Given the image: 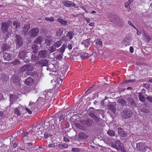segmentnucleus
Segmentation results:
<instances>
[{
	"mask_svg": "<svg viewBox=\"0 0 152 152\" xmlns=\"http://www.w3.org/2000/svg\"><path fill=\"white\" fill-rule=\"evenodd\" d=\"M63 56V55L62 54H59L57 56L56 58L59 60H61Z\"/></svg>",
	"mask_w": 152,
	"mask_h": 152,
	"instance_id": "obj_47",
	"label": "nucleus"
},
{
	"mask_svg": "<svg viewBox=\"0 0 152 152\" xmlns=\"http://www.w3.org/2000/svg\"><path fill=\"white\" fill-rule=\"evenodd\" d=\"M8 77L7 75H3L1 76V79L3 81H6L8 79Z\"/></svg>",
	"mask_w": 152,
	"mask_h": 152,
	"instance_id": "obj_41",
	"label": "nucleus"
},
{
	"mask_svg": "<svg viewBox=\"0 0 152 152\" xmlns=\"http://www.w3.org/2000/svg\"><path fill=\"white\" fill-rule=\"evenodd\" d=\"M107 133L111 137L114 136L115 134V132L114 131L110 129L107 132Z\"/></svg>",
	"mask_w": 152,
	"mask_h": 152,
	"instance_id": "obj_29",
	"label": "nucleus"
},
{
	"mask_svg": "<svg viewBox=\"0 0 152 152\" xmlns=\"http://www.w3.org/2000/svg\"><path fill=\"white\" fill-rule=\"evenodd\" d=\"M88 115L91 117V118H93V119L95 117V116H96L93 113L91 112H89L88 113Z\"/></svg>",
	"mask_w": 152,
	"mask_h": 152,
	"instance_id": "obj_52",
	"label": "nucleus"
},
{
	"mask_svg": "<svg viewBox=\"0 0 152 152\" xmlns=\"http://www.w3.org/2000/svg\"><path fill=\"white\" fill-rule=\"evenodd\" d=\"M15 41L16 44L17 48H19L22 46L23 43L22 37L19 35H15Z\"/></svg>",
	"mask_w": 152,
	"mask_h": 152,
	"instance_id": "obj_6",
	"label": "nucleus"
},
{
	"mask_svg": "<svg viewBox=\"0 0 152 152\" xmlns=\"http://www.w3.org/2000/svg\"><path fill=\"white\" fill-rule=\"evenodd\" d=\"M45 43L48 46H50L53 42L52 38L48 36H46L45 37Z\"/></svg>",
	"mask_w": 152,
	"mask_h": 152,
	"instance_id": "obj_16",
	"label": "nucleus"
},
{
	"mask_svg": "<svg viewBox=\"0 0 152 152\" xmlns=\"http://www.w3.org/2000/svg\"><path fill=\"white\" fill-rule=\"evenodd\" d=\"M138 94V98L139 100L142 102H144L145 101V96L142 94V92H139Z\"/></svg>",
	"mask_w": 152,
	"mask_h": 152,
	"instance_id": "obj_20",
	"label": "nucleus"
},
{
	"mask_svg": "<svg viewBox=\"0 0 152 152\" xmlns=\"http://www.w3.org/2000/svg\"><path fill=\"white\" fill-rule=\"evenodd\" d=\"M118 132L121 137H124L126 136V134L125 132L121 128H118Z\"/></svg>",
	"mask_w": 152,
	"mask_h": 152,
	"instance_id": "obj_18",
	"label": "nucleus"
},
{
	"mask_svg": "<svg viewBox=\"0 0 152 152\" xmlns=\"http://www.w3.org/2000/svg\"><path fill=\"white\" fill-rule=\"evenodd\" d=\"M141 110V111H142L144 113H148L149 112V110L146 108V107L144 108H142L141 107H140Z\"/></svg>",
	"mask_w": 152,
	"mask_h": 152,
	"instance_id": "obj_48",
	"label": "nucleus"
},
{
	"mask_svg": "<svg viewBox=\"0 0 152 152\" xmlns=\"http://www.w3.org/2000/svg\"><path fill=\"white\" fill-rule=\"evenodd\" d=\"M15 113L17 114L18 116H20V113L17 108H16L15 109Z\"/></svg>",
	"mask_w": 152,
	"mask_h": 152,
	"instance_id": "obj_54",
	"label": "nucleus"
},
{
	"mask_svg": "<svg viewBox=\"0 0 152 152\" xmlns=\"http://www.w3.org/2000/svg\"><path fill=\"white\" fill-rule=\"evenodd\" d=\"M146 99L150 102L152 103V97L148 96L146 97Z\"/></svg>",
	"mask_w": 152,
	"mask_h": 152,
	"instance_id": "obj_51",
	"label": "nucleus"
},
{
	"mask_svg": "<svg viewBox=\"0 0 152 152\" xmlns=\"http://www.w3.org/2000/svg\"><path fill=\"white\" fill-rule=\"evenodd\" d=\"M12 81L16 85L18 86L20 85V78L17 76L14 75L13 76L12 78Z\"/></svg>",
	"mask_w": 152,
	"mask_h": 152,
	"instance_id": "obj_12",
	"label": "nucleus"
},
{
	"mask_svg": "<svg viewBox=\"0 0 152 152\" xmlns=\"http://www.w3.org/2000/svg\"><path fill=\"white\" fill-rule=\"evenodd\" d=\"M39 31V29L37 28L33 29L30 30L29 35L33 37H36L38 35Z\"/></svg>",
	"mask_w": 152,
	"mask_h": 152,
	"instance_id": "obj_11",
	"label": "nucleus"
},
{
	"mask_svg": "<svg viewBox=\"0 0 152 152\" xmlns=\"http://www.w3.org/2000/svg\"><path fill=\"white\" fill-rule=\"evenodd\" d=\"M27 52L25 50H23L20 52L19 57L23 60L24 62H27L29 61V59L27 55Z\"/></svg>",
	"mask_w": 152,
	"mask_h": 152,
	"instance_id": "obj_3",
	"label": "nucleus"
},
{
	"mask_svg": "<svg viewBox=\"0 0 152 152\" xmlns=\"http://www.w3.org/2000/svg\"><path fill=\"white\" fill-rule=\"evenodd\" d=\"M62 44V42L61 40H59L58 41L55 42L53 44V45L56 48H59Z\"/></svg>",
	"mask_w": 152,
	"mask_h": 152,
	"instance_id": "obj_22",
	"label": "nucleus"
},
{
	"mask_svg": "<svg viewBox=\"0 0 152 152\" xmlns=\"http://www.w3.org/2000/svg\"><path fill=\"white\" fill-rule=\"evenodd\" d=\"M38 63L42 66H46L48 63V61L47 60L42 59L38 62Z\"/></svg>",
	"mask_w": 152,
	"mask_h": 152,
	"instance_id": "obj_23",
	"label": "nucleus"
},
{
	"mask_svg": "<svg viewBox=\"0 0 152 152\" xmlns=\"http://www.w3.org/2000/svg\"><path fill=\"white\" fill-rule=\"evenodd\" d=\"M128 101L132 105H135V103L134 99L132 98H129L128 99Z\"/></svg>",
	"mask_w": 152,
	"mask_h": 152,
	"instance_id": "obj_38",
	"label": "nucleus"
},
{
	"mask_svg": "<svg viewBox=\"0 0 152 152\" xmlns=\"http://www.w3.org/2000/svg\"><path fill=\"white\" fill-rule=\"evenodd\" d=\"M57 21L62 25H66L67 24V22L66 21L62 19L61 18H58Z\"/></svg>",
	"mask_w": 152,
	"mask_h": 152,
	"instance_id": "obj_25",
	"label": "nucleus"
},
{
	"mask_svg": "<svg viewBox=\"0 0 152 152\" xmlns=\"http://www.w3.org/2000/svg\"><path fill=\"white\" fill-rule=\"evenodd\" d=\"M63 29L59 28L57 30L56 32V35L57 36H61L63 32Z\"/></svg>",
	"mask_w": 152,
	"mask_h": 152,
	"instance_id": "obj_31",
	"label": "nucleus"
},
{
	"mask_svg": "<svg viewBox=\"0 0 152 152\" xmlns=\"http://www.w3.org/2000/svg\"><path fill=\"white\" fill-rule=\"evenodd\" d=\"M114 147L118 150H121L123 148V146L119 140H116Z\"/></svg>",
	"mask_w": 152,
	"mask_h": 152,
	"instance_id": "obj_15",
	"label": "nucleus"
},
{
	"mask_svg": "<svg viewBox=\"0 0 152 152\" xmlns=\"http://www.w3.org/2000/svg\"><path fill=\"white\" fill-rule=\"evenodd\" d=\"M82 44L84 45L85 48H88V45H90V43L88 42V39L86 40L83 41Z\"/></svg>",
	"mask_w": 152,
	"mask_h": 152,
	"instance_id": "obj_35",
	"label": "nucleus"
},
{
	"mask_svg": "<svg viewBox=\"0 0 152 152\" xmlns=\"http://www.w3.org/2000/svg\"><path fill=\"white\" fill-rule=\"evenodd\" d=\"M26 111L29 114H31L32 113V111L33 110H32L31 108L30 107H28V108H26Z\"/></svg>",
	"mask_w": 152,
	"mask_h": 152,
	"instance_id": "obj_46",
	"label": "nucleus"
},
{
	"mask_svg": "<svg viewBox=\"0 0 152 152\" xmlns=\"http://www.w3.org/2000/svg\"><path fill=\"white\" fill-rule=\"evenodd\" d=\"M3 58L5 60L9 61L12 59L13 56L12 54L5 53L3 55Z\"/></svg>",
	"mask_w": 152,
	"mask_h": 152,
	"instance_id": "obj_13",
	"label": "nucleus"
},
{
	"mask_svg": "<svg viewBox=\"0 0 152 152\" xmlns=\"http://www.w3.org/2000/svg\"><path fill=\"white\" fill-rule=\"evenodd\" d=\"M150 86V85L145 84L144 85L143 87H144L145 88L148 89L149 88Z\"/></svg>",
	"mask_w": 152,
	"mask_h": 152,
	"instance_id": "obj_60",
	"label": "nucleus"
},
{
	"mask_svg": "<svg viewBox=\"0 0 152 152\" xmlns=\"http://www.w3.org/2000/svg\"><path fill=\"white\" fill-rule=\"evenodd\" d=\"M144 36L145 38L146 39L147 41L148 42H149L151 39L150 36L146 33H144Z\"/></svg>",
	"mask_w": 152,
	"mask_h": 152,
	"instance_id": "obj_43",
	"label": "nucleus"
},
{
	"mask_svg": "<svg viewBox=\"0 0 152 152\" xmlns=\"http://www.w3.org/2000/svg\"><path fill=\"white\" fill-rule=\"evenodd\" d=\"M135 80L134 79L126 80L124 82V83H129L134 82H135Z\"/></svg>",
	"mask_w": 152,
	"mask_h": 152,
	"instance_id": "obj_50",
	"label": "nucleus"
},
{
	"mask_svg": "<svg viewBox=\"0 0 152 152\" xmlns=\"http://www.w3.org/2000/svg\"><path fill=\"white\" fill-rule=\"evenodd\" d=\"M48 146L49 148H53L55 147L54 144H50L48 145Z\"/></svg>",
	"mask_w": 152,
	"mask_h": 152,
	"instance_id": "obj_64",
	"label": "nucleus"
},
{
	"mask_svg": "<svg viewBox=\"0 0 152 152\" xmlns=\"http://www.w3.org/2000/svg\"><path fill=\"white\" fill-rule=\"evenodd\" d=\"M31 59L32 61H38L39 58L35 55H33L31 57Z\"/></svg>",
	"mask_w": 152,
	"mask_h": 152,
	"instance_id": "obj_42",
	"label": "nucleus"
},
{
	"mask_svg": "<svg viewBox=\"0 0 152 152\" xmlns=\"http://www.w3.org/2000/svg\"><path fill=\"white\" fill-rule=\"evenodd\" d=\"M36 129H36H37V134L38 135H40V137H42L41 136V134H42V132L41 130H40V128L39 127V125H37V126Z\"/></svg>",
	"mask_w": 152,
	"mask_h": 152,
	"instance_id": "obj_32",
	"label": "nucleus"
},
{
	"mask_svg": "<svg viewBox=\"0 0 152 152\" xmlns=\"http://www.w3.org/2000/svg\"><path fill=\"white\" fill-rule=\"evenodd\" d=\"M13 25L15 26L16 28H19L20 26V23L18 21H15L13 23Z\"/></svg>",
	"mask_w": 152,
	"mask_h": 152,
	"instance_id": "obj_37",
	"label": "nucleus"
},
{
	"mask_svg": "<svg viewBox=\"0 0 152 152\" xmlns=\"http://www.w3.org/2000/svg\"><path fill=\"white\" fill-rule=\"evenodd\" d=\"M45 20L47 21H50L51 22L54 21V18L53 17H46Z\"/></svg>",
	"mask_w": 152,
	"mask_h": 152,
	"instance_id": "obj_40",
	"label": "nucleus"
},
{
	"mask_svg": "<svg viewBox=\"0 0 152 152\" xmlns=\"http://www.w3.org/2000/svg\"><path fill=\"white\" fill-rule=\"evenodd\" d=\"M30 25L29 24H26L24 25L22 31L24 34H27L28 31L30 28Z\"/></svg>",
	"mask_w": 152,
	"mask_h": 152,
	"instance_id": "obj_17",
	"label": "nucleus"
},
{
	"mask_svg": "<svg viewBox=\"0 0 152 152\" xmlns=\"http://www.w3.org/2000/svg\"><path fill=\"white\" fill-rule=\"evenodd\" d=\"M129 50H130V52L131 53H132L133 52V51H134V48H133L132 47V46H131L130 47Z\"/></svg>",
	"mask_w": 152,
	"mask_h": 152,
	"instance_id": "obj_61",
	"label": "nucleus"
},
{
	"mask_svg": "<svg viewBox=\"0 0 152 152\" xmlns=\"http://www.w3.org/2000/svg\"><path fill=\"white\" fill-rule=\"evenodd\" d=\"M72 151L74 152H79L80 151V149L77 148H73L72 150Z\"/></svg>",
	"mask_w": 152,
	"mask_h": 152,
	"instance_id": "obj_53",
	"label": "nucleus"
},
{
	"mask_svg": "<svg viewBox=\"0 0 152 152\" xmlns=\"http://www.w3.org/2000/svg\"><path fill=\"white\" fill-rule=\"evenodd\" d=\"M55 123V121L54 119H52L49 120L48 119H46L44 124L45 128H46L47 131L49 132L53 131L55 129V126L54 124Z\"/></svg>",
	"mask_w": 152,
	"mask_h": 152,
	"instance_id": "obj_2",
	"label": "nucleus"
},
{
	"mask_svg": "<svg viewBox=\"0 0 152 152\" xmlns=\"http://www.w3.org/2000/svg\"><path fill=\"white\" fill-rule=\"evenodd\" d=\"M66 47L67 46L66 45L63 44L60 48L57 50V51L60 54L63 55Z\"/></svg>",
	"mask_w": 152,
	"mask_h": 152,
	"instance_id": "obj_19",
	"label": "nucleus"
},
{
	"mask_svg": "<svg viewBox=\"0 0 152 152\" xmlns=\"http://www.w3.org/2000/svg\"><path fill=\"white\" fill-rule=\"evenodd\" d=\"M43 40V38L39 36L37 37L34 40L35 43L40 44Z\"/></svg>",
	"mask_w": 152,
	"mask_h": 152,
	"instance_id": "obj_28",
	"label": "nucleus"
},
{
	"mask_svg": "<svg viewBox=\"0 0 152 152\" xmlns=\"http://www.w3.org/2000/svg\"><path fill=\"white\" fill-rule=\"evenodd\" d=\"M44 135L45 138H48L50 135V134L47 132H45L44 134Z\"/></svg>",
	"mask_w": 152,
	"mask_h": 152,
	"instance_id": "obj_55",
	"label": "nucleus"
},
{
	"mask_svg": "<svg viewBox=\"0 0 152 152\" xmlns=\"http://www.w3.org/2000/svg\"><path fill=\"white\" fill-rule=\"evenodd\" d=\"M67 48L69 50H71L72 49V45L71 44H69Z\"/></svg>",
	"mask_w": 152,
	"mask_h": 152,
	"instance_id": "obj_63",
	"label": "nucleus"
},
{
	"mask_svg": "<svg viewBox=\"0 0 152 152\" xmlns=\"http://www.w3.org/2000/svg\"><path fill=\"white\" fill-rule=\"evenodd\" d=\"M32 143L31 142L28 143L26 145V149L27 150H30L32 148Z\"/></svg>",
	"mask_w": 152,
	"mask_h": 152,
	"instance_id": "obj_36",
	"label": "nucleus"
},
{
	"mask_svg": "<svg viewBox=\"0 0 152 152\" xmlns=\"http://www.w3.org/2000/svg\"><path fill=\"white\" fill-rule=\"evenodd\" d=\"M21 62L18 59H15L12 62V64L13 66L18 65L20 64Z\"/></svg>",
	"mask_w": 152,
	"mask_h": 152,
	"instance_id": "obj_34",
	"label": "nucleus"
},
{
	"mask_svg": "<svg viewBox=\"0 0 152 152\" xmlns=\"http://www.w3.org/2000/svg\"><path fill=\"white\" fill-rule=\"evenodd\" d=\"M109 110H111L113 113H115L116 110L114 107V106L113 104H111L109 105Z\"/></svg>",
	"mask_w": 152,
	"mask_h": 152,
	"instance_id": "obj_30",
	"label": "nucleus"
},
{
	"mask_svg": "<svg viewBox=\"0 0 152 152\" xmlns=\"http://www.w3.org/2000/svg\"><path fill=\"white\" fill-rule=\"evenodd\" d=\"M66 36L69 37V39H71L74 36L73 32L71 31L68 32L66 34Z\"/></svg>",
	"mask_w": 152,
	"mask_h": 152,
	"instance_id": "obj_33",
	"label": "nucleus"
},
{
	"mask_svg": "<svg viewBox=\"0 0 152 152\" xmlns=\"http://www.w3.org/2000/svg\"><path fill=\"white\" fill-rule=\"evenodd\" d=\"M131 4L128 2H126L125 4V7L126 8H127Z\"/></svg>",
	"mask_w": 152,
	"mask_h": 152,
	"instance_id": "obj_56",
	"label": "nucleus"
},
{
	"mask_svg": "<svg viewBox=\"0 0 152 152\" xmlns=\"http://www.w3.org/2000/svg\"><path fill=\"white\" fill-rule=\"evenodd\" d=\"M56 48L54 47L53 45L52 46L49 47L48 49V50L49 51V53H51L53 52L56 51Z\"/></svg>",
	"mask_w": 152,
	"mask_h": 152,
	"instance_id": "obj_26",
	"label": "nucleus"
},
{
	"mask_svg": "<svg viewBox=\"0 0 152 152\" xmlns=\"http://www.w3.org/2000/svg\"><path fill=\"white\" fill-rule=\"evenodd\" d=\"M64 141L66 142H69L70 141L69 139L67 137H64Z\"/></svg>",
	"mask_w": 152,
	"mask_h": 152,
	"instance_id": "obj_58",
	"label": "nucleus"
},
{
	"mask_svg": "<svg viewBox=\"0 0 152 152\" xmlns=\"http://www.w3.org/2000/svg\"><path fill=\"white\" fill-rule=\"evenodd\" d=\"M1 48L3 51L8 50L10 49V45L7 43H5L2 46Z\"/></svg>",
	"mask_w": 152,
	"mask_h": 152,
	"instance_id": "obj_24",
	"label": "nucleus"
},
{
	"mask_svg": "<svg viewBox=\"0 0 152 152\" xmlns=\"http://www.w3.org/2000/svg\"><path fill=\"white\" fill-rule=\"evenodd\" d=\"M2 27L1 28V31L2 33L5 34L7 33L8 31V29L9 25L6 22H3L2 24Z\"/></svg>",
	"mask_w": 152,
	"mask_h": 152,
	"instance_id": "obj_10",
	"label": "nucleus"
},
{
	"mask_svg": "<svg viewBox=\"0 0 152 152\" xmlns=\"http://www.w3.org/2000/svg\"><path fill=\"white\" fill-rule=\"evenodd\" d=\"M10 105L12 104L13 103L17 101L18 98L17 95L11 94L10 95Z\"/></svg>",
	"mask_w": 152,
	"mask_h": 152,
	"instance_id": "obj_14",
	"label": "nucleus"
},
{
	"mask_svg": "<svg viewBox=\"0 0 152 152\" xmlns=\"http://www.w3.org/2000/svg\"><path fill=\"white\" fill-rule=\"evenodd\" d=\"M93 119L97 122H99V119L96 116Z\"/></svg>",
	"mask_w": 152,
	"mask_h": 152,
	"instance_id": "obj_57",
	"label": "nucleus"
},
{
	"mask_svg": "<svg viewBox=\"0 0 152 152\" xmlns=\"http://www.w3.org/2000/svg\"><path fill=\"white\" fill-rule=\"evenodd\" d=\"M81 123L83 125L87 127L91 126L94 123L92 120L88 119L86 120H82L80 121Z\"/></svg>",
	"mask_w": 152,
	"mask_h": 152,
	"instance_id": "obj_8",
	"label": "nucleus"
},
{
	"mask_svg": "<svg viewBox=\"0 0 152 152\" xmlns=\"http://www.w3.org/2000/svg\"><path fill=\"white\" fill-rule=\"evenodd\" d=\"M33 70L34 67L33 66L30 64H28L23 66L21 68H20L18 71L17 74L20 76L22 77L23 72L26 71V74L27 75H29L30 73V72L33 71Z\"/></svg>",
	"mask_w": 152,
	"mask_h": 152,
	"instance_id": "obj_1",
	"label": "nucleus"
},
{
	"mask_svg": "<svg viewBox=\"0 0 152 152\" xmlns=\"http://www.w3.org/2000/svg\"><path fill=\"white\" fill-rule=\"evenodd\" d=\"M128 24L130 26H132L133 28L135 29L136 30H137V28L135 27V26L129 20L128 21Z\"/></svg>",
	"mask_w": 152,
	"mask_h": 152,
	"instance_id": "obj_49",
	"label": "nucleus"
},
{
	"mask_svg": "<svg viewBox=\"0 0 152 152\" xmlns=\"http://www.w3.org/2000/svg\"><path fill=\"white\" fill-rule=\"evenodd\" d=\"M120 102L121 103V104H126V102L123 99H121L120 100Z\"/></svg>",
	"mask_w": 152,
	"mask_h": 152,
	"instance_id": "obj_62",
	"label": "nucleus"
},
{
	"mask_svg": "<svg viewBox=\"0 0 152 152\" xmlns=\"http://www.w3.org/2000/svg\"><path fill=\"white\" fill-rule=\"evenodd\" d=\"M96 44L97 45L99 46H102V42L99 39L96 40Z\"/></svg>",
	"mask_w": 152,
	"mask_h": 152,
	"instance_id": "obj_45",
	"label": "nucleus"
},
{
	"mask_svg": "<svg viewBox=\"0 0 152 152\" xmlns=\"http://www.w3.org/2000/svg\"><path fill=\"white\" fill-rule=\"evenodd\" d=\"M39 56L42 58H46L49 57V54L48 51L45 50H41L38 53Z\"/></svg>",
	"mask_w": 152,
	"mask_h": 152,
	"instance_id": "obj_9",
	"label": "nucleus"
},
{
	"mask_svg": "<svg viewBox=\"0 0 152 152\" xmlns=\"http://www.w3.org/2000/svg\"><path fill=\"white\" fill-rule=\"evenodd\" d=\"M85 20L87 22V23H89L90 22V18H88L87 17H85L84 18Z\"/></svg>",
	"mask_w": 152,
	"mask_h": 152,
	"instance_id": "obj_59",
	"label": "nucleus"
},
{
	"mask_svg": "<svg viewBox=\"0 0 152 152\" xmlns=\"http://www.w3.org/2000/svg\"><path fill=\"white\" fill-rule=\"evenodd\" d=\"M36 105L35 103L30 101L28 105V107H30L32 110H34Z\"/></svg>",
	"mask_w": 152,
	"mask_h": 152,
	"instance_id": "obj_27",
	"label": "nucleus"
},
{
	"mask_svg": "<svg viewBox=\"0 0 152 152\" xmlns=\"http://www.w3.org/2000/svg\"><path fill=\"white\" fill-rule=\"evenodd\" d=\"M33 80L32 79L31 77H29L25 81V83L27 86L31 85L33 83Z\"/></svg>",
	"mask_w": 152,
	"mask_h": 152,
	"instance_id": "obj_21",
	"label": "nucleus"
},
{
	"mask_svg": "<svg viewBox=\"0 0 152 152\" xmlns=\"http://www.w3.org/2000/svg\"><path fill=\"white\" fill-rule=\"evenodd\" d=\"M64 118L65 116L63 114H61L59 118V122H62L64 121ZM59 123H60V122H59Z\"/></svg>",
	"mask_w": 152,
	"mask_h": 152,
	"instance_id": "obj_44",
	"label": "nucleus"
},
{
	"mask_svg": "<svg viewBox=\"0 0 152 152\" xmlns=\"http://www.w3.org/2000/svg\"><path fill=\"white\" fill-rule=\"evenodd\" d=\"M137 150L141 152H145L148 148L145 146V145L142 143H139L136 146Z\"/></svg>",
	"mask_w": 152,
	"mask_h": 152,
	"instance_id": "obj_7",
	"label": "nucleus"
},
{
	"mask_svg": "<svg viewBox=\"0 0 152 152\" xmlns=\"http://www.w3.org/2000/svg\"><path fill=\"white\" fill-rule=\"evenodd\" d=\"M62 4L66 7H74L75 8L78 7V6L75 4L73 1L68 0H63L62 1Z\"/></svg>",
	"mask_w": 152,
	"mask_h": 152,
	"instance_id": "obj_5",
	"label": "nucleus"
},
{
	"mask_svg": "<svg viewBox=\"0 0 152 152\" xmlns=\"http://www.w3.org/2000/svg\"><path fill=\"white\" fill-rule=\"evenodd\" d=\"M132 115V111L130 109L124 110L121 113L122 117L125 119L130 118Z\"/></svg>",
	"mask_w": 152,
	"mask_h": 152,
	"instance_id": "obj_4",
	"label": "nucleus"
},
{
	"mask_svg": "<svg viewBox=\"0 0 152 152\" xmlns=\"http://www.w3.org/2000/svg\"><path fill=\"white\" fill-rule=\"evenodd\" d=\"M58 146L60 148H61V149H63V148H66L68 147V145L65 143L63 144L62 145L58 144Z\"/></svg>",
	"mask_w": 152,
	"mask_h": 152,
	"instance_id": "obj_39",
	"label": "nucleus"
}]
</instances>
